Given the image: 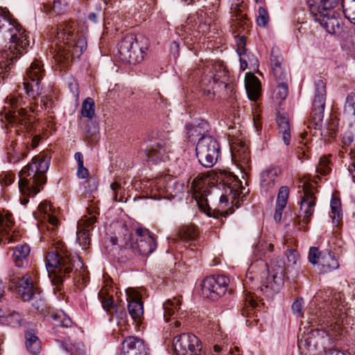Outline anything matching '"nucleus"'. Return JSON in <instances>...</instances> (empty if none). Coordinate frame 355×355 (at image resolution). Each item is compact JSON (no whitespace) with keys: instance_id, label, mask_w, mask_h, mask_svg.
<instances>
[{"instance_id":"f257e3e1","label":"nucleus","mask_w":355,"mask_h":355,"mask_svg":"<svg viewBox=\"0 0 355 355\" xmlns=\"http://www.w3.org/2000/svg\"><path fill=\"white\" fill-rule=\"evenodd\" d=\"M46 267L54 286L55 294L62 291L64 282L70 277L71 273L77 282L82 280L83 283H86L88 280L87 272L80 257L67 251L56 250L49 252L46 257Z\"/></svg>"},{"instance_id":"f03ea898","label":"nucleus","mask_w":355,"mask_h":355,"mask_svg":"<svg viewBox=\"0 0 355 355\" xmlns=\"http://www.w3.org/2000/svg\"><path fill=\"white\" fill-rule=\"evenodd\" d=\"M274 245L264 240L259 241L255 245L254 253L260 259L253 263L248 269V275L254 272L257 266H261L268 270V275L266 280L260 287L259 291L267 298H272L278 293L284 284L285 263L282 260L271 263L270 266L261 259L262 257H270V254L273 251Z\"/></svg>"},{"instance_id":"7ed1b4c3","label":"nucleus","mask_w":355,"mask_h":355,"mask_svg":"<svg viewBox=\"0 0 355 355\" xmlns=\"http://www.w3.org/2000/svg\"><path fill=\"white\" fill-rule=\"evenodd\" d=\"M28 38L26 31L12 18L9 10L0 8V46L8 41V46L4 50L6 58L13 62L26 52L30 44Z\"/></svg>"},{"instance_id":"20e7f679","label":"nucleus","mask_w":355,"mask_h":355,"mask_svg":"<svg viewBox=\"0 0 355 355\" xmlns=\"http://www.w3.org/2000/svg\"><path fill=\"white\" fill-rule=\"evenodd\" d=\"M50 162V157L45 153H40L21 169L19 173L18 187L23 195L33 197L43 189Z\"/></svg>"},{"instance_id":"39448f33","label":"nucleus","mask_w":355,"mask_h":355,"mask_svg":"<svg viewBox=\"0 0 355 355\" xmlns=\"http://www.w3.org/2000/svg\"><path fill=\"white\" fill-rule=\"evenodd\" d=\"M75 29L69 24H60L56 31V40L62 42L58 45V51L54 55L55 62L60 64V69H64L73 58H79L86 50L87 42L86 38L81 35L76 40Z\"/></svg>"},{"instance_id":"423d86ee","label":"nucleus","mask_w":355,"mask_h":355,"mask_svg":"<svg viewBox=\"0 0 355 355\" xmlns=\"http://www.w3.org/2000/svg\"><path fill=\"white\" fill-rule=\"evenodd\" d=\"M314 298L316 302L320 300L330 301V304L327 309L320 308L311 318V322H318L321 325L330 327L331 330L338 329L345 314L343 294L340 292H334L331 288H328L316 293Z\"/></svg>"},{"instance_id":"0eeeda50","label":"nucleus","mask_w":355,"mask_h":355,"mask_svg":"<svg viewBox=\"0 0 355 355\" xmlns=\"http://www.w3.org/2000/svg\"><path fill=\"white\" fill-rule=\"evenodd\" d=\"M110 241L113 246L130 250L133 254L148 255L157 248L155 238L148 230L137 228L135 234H125L123 238L112 236Z\"/></svg>"},{"instance_id":"6e6552de","label":"nucleus","mask_w":355,"mask_h":355,"mask_svg":"<svg viewBox=\"0 0 355 355\" xmlns=\"http://www.w3.org/2000/svg\"><path fill=\"white\" fill-rule=\"evenodd\" d=\"M7 105L3 107V113L6 120L12 126L19 128L21 131L28 130L32 128L33 116L28 114L26 108L22 106L25 101L19 94H12L6 98Z\"/></svg>"},{"instance_id":"1a4fd4ad","label":"nucleus","mask_w":355,"mask_h":355,"mask_svg":"<svg viewBox=\"0 0 355 355\" xmlns=\"http://www.w3.org/2000/svg\"><path fill=\"white\" fill-rule=\"evenodd\" d=\"M196 153L202 166L211 168L215 165L220 155V147L214 137L203 135L198 139Z\"/></svg>"},{"instance_id":"9d476101","label":"nucleus","mask_w":355,"mask_h":355,"mask_svg":"<svg viewBox=\"0 0 355 355\" xmlns=\"http://www.w3.org/2000/svg\"><path fill=\"white\" fill-rule=\"evenodd\" d=\"M26 76L23 83L24 89L30 98L35 99L41 94V82L45 76L42 62L35 59L26 69Z\"/></svg>"},{"instance_id":"9b49d317","label":"nucleus","mask_w":355,"mask_h":355,"mask_svg":"<svg viewBox=\"0 0 355 355\" xmlns=\"http://www.w3.org/2000/svg\"><path fill=\"white\" fill-rule=\"evenodd\" d=\"M118 53L124 63L136 64L143 60L145 52L136 37L126 35L118 44Z\"/></svg>"},{"instance_id":"f8f14e48","label":"nucleus","mask_w":355,"mask_h":355,"mask_svg":"<svg viewBox=\"0 0 355 355\" xmlns=\"http://www.w3.org/2000/svg\"><path fill=\"white\" fill-rule=\"evenodd\" d=\"M118 53L124 63L136 64L143 60L145 52L136 37L126 35L118 44Z\"/></svg>"},{"instance_id":"ddd939ff","label":"nucleus","mask_w":355,"mask_h":355,"mask_svg":"<svg viewBox=\"0 0 355 355\" xmlns=\"http://www.w3.org/2000/svg\"><path fill=\"white\" fill-rule=\"evenodd\" d=\"M229 283L230 279L225 275L207 277L200 284L202 295L214 301L217 300L226 293Z\"/></svg>"},{"instance_id":"4468645a","label":"nucleus","mask_w":355,"mask_h":355,"mask_svg":"<svg viewBox=\"0 0 355 355\" xmlns=\"http://www.w3.org/2000/svg\"><path fill=\"white\" fill-rule=\"evenodd\" d=\"M326 94L325 83L321 79L315 80L313 108L310 115L311 123L315 129L320 128L322 125Z\"/></svg>"},{"instance_id":"2eb2a0df","label":"nucleus","mask_w":355,"mask_h":355,"mask_svg":"<svg viewBox=\"0 0 355 355\" xmlns=\"http://www.w3.org/2000/svg\"><path fill=\"white\" fill-rule=\"evenodd\" d=\"M308 259L313 266H316L320 272L322 273L329 272L339 266L334 254L327 250L319 251L315 247L310 248Z\"/></svg>"},{"instance_id":"dca6fc26","label":"nucleus","mask_w":355,"mask_h":355,"mask_svg":"<svg viewBox=\"0 0 355 355\" xmlns=\"http://www.w3.org/2000/svg\"><path fill=\"white\" fill-rule=\"evenodd\" d=\"M175 355H200V340L192 334H181L173 341Z\"/></svg>"},{"instance_id":"f3484780","label":"nucleus","mask_w":355,"mask_h":355,"mask_svg":"<svg viewBox=\"0 0 355 355\" xmlns=\"http://www.w3.org/2000/svg\"><path fill=\"white\" fill-rule=\"evenodd\" d=\"M230 150L232 162L246 173L251 168V155L247 142L235 138L231 142Z\"/></svg>"},{"instance_id":"a211bd4d","label":"nucleus","mask_w":355,"mask_h":355,"mask_svg":"<svg viewBox=\"0 0 355 355\" xmlns=\"http://www.w3.org/2000/svg\"><path fill=\"white\" fill-rule=\"evenodd\" d=\"M304 195L300 202V215L298 217L299 229L307 231L304 224H308L311 221V217L313 214L315 206L316 198L313 188L309 184H304L303 187Z\"/></svg>"},{"instance_id":"6ab92c4d","label":"nucleus","mask_w":355,"mask_h":355,"mask_svg":"<svg viewBox=\"0 0 355 355\" xmlns=\"http://www.w3.org/2000/svg\"><path fill=\"white\" fill-rule=\"evenodd\" d=\"M18 294L24 301H29L40 291L38 285L33 281L31 275L27 273L18 278L16 283Z\"/></svg>"},{"instance_id":"aec40b11","label":"nucleus","mask_w":355,"mask_h":355,"mask_svg":"<svg viewBox=\"0 0 355 355\" xmlns=\"http://www.w3.org/2000/svg\"><path fill=\"white\" fill-rule=\"evenodd\" d=\"M280 174L281 169L278 166H269L264 169L259 175L261 192L266 195L272 194Z\"/></svg>"},{"instance_id":"412c9836","label":"nucleus","mask_w":355,"mask_h":355,"mask_svg":"<svg viewBox=\"0 0 355 355\" xmlns=\"http://www.w3.org/2000/svg\"><path fill=\"white\" fill-rule=\"evenodd\" d=\"M170 148L166 141L162 139H157L153 141L149 148L146 150V155L148 162L157 163L166 162L169 159L168 153Z\"/></svg>"},{"instance_id":"4be33fe9","label":"nucleus","mask_w":355,"mask_h":355,"mask_svg":"<svg viewBox=\"0 0 355 355\" xmlns=\"http://www.w3.org/2000/svg\"><path fill=\"white\" fill-rule=\"evenodd\" d=\"M223 174H220V177L218 178L223 182L227 187L225 188V194L221 195L220 197V202L221 204L226 203L230 200L232 202L242 194V191H239V189L241 185V182L234 175H230L229 177L223 178Z\"/></svg>"},{"instance_id":"5701e85b","label":"nucleus","mask_w":355,"mask_h":355,"mask_svg":"<svg viewBox=\"0 0 355 355\" xmlns=\"http://www.w3.org/2000/svg\"><path fill=\"white\" fill-rule=\"evenodd\" d=\"M35 218L40 220L42 223L47 222L52 225V230L58 227L59 224L58 219L55 216V209H53L51 205L47 202H41L37 211L33 212Z\"/></svg>"},{"instance_id":"b1692460","label":"nucleus","mask_w":355,"mask_h":355,"mask_svg":"<svg viewBox=\"0 0 355 355\" xmlns=\"http://www.w3.org/2000/svg\"><path fill=\"white\" fill-rule=\"evenodd\" d=\"M122 355H147L144 341L135 336L126 337L122 343Z\"/></svg>"},{"instance_id":"393cba45","label":"nucleus","mask_w":355,"mask_h":355,"mask_svg":"<svg viewBox=\"0 0 355 355\" xmlns=\"http://www.w3.org/2000/svg\"><path fill=\"white\" fill-rule=\"evenodd\" d=\"M128 295V312L137 322H140L144 314L143 302L141 295L135 290L130 288Z\"/></svg>"},{"instance_id":"a878e982","label":"nucleus","mask_w":355,"mask_h":355,"mask_svg":"<svg viewBox=\"0 0 355 355\" xmlns=\"http://www.w3.org/2000/svg\"><path fill=\"white\" fill-rule=\"evenodd\" d=\"M332 12H321L318 15H312L314 20L318 21L327 32L336 34L340 30V20L333 16Z\"/></svg>"},{"instance_id":"bb28decb","label":"nucleus","mask_w":355,"mask_h":355,"mask_svg":"<svg viewBox=\"0 0 355 355\" xmlns=\"http://www.w3.org/2000/svg\"><path fill=\"white\" fill-rule=\"evenodd\" d=\"M28 143L21 142L17 144L12 141L8 148L7 159L10 163H17L24 159L29 153Z\"/></svg>"},{"instance_id":"cd10ccee","label":"nucleus","mask_w":355,"mask_h":355,"mask_svg":"<svg viewBox=\"0 0 355 355\" xmlns=\"http://www.w3.org/2000/svg\"><path fill=\"white\" fill-rule=\"evenodd\" d=\"M258 306L257 302L250 295L245 298V307L242 311V315L247 318L246 325L253 327L257 325L259 319L258 318L256 308Z\"/></svg>"},{"instance_id":"c85d7f7f","label":"nucleus","mask_w":355,"mask_h":355,"mask_svg":"<svg viewBox=\"0 0 355 355\" xmlns=\"http://www.w3.org/2000/svg\"><path fill=\"white\" fill-rule=\"evenodd\" d=\"M338 1L339 0H308L307 6L312 15H318L321 12H332Z\"/></svg>"},{"instance_id":"c756f323","label":"nucleus","mask_w":355,"mask_h":355,"mask_svg":"<svg viewBox=\"0 0 355 355\" xmlns=\"http://www.w3.org/2000/svg\"><path fill=\"white\" fill-rule=\"evenodd\" d=\"M230 10L232 13V26H235L239 31L240 28H243L246 24V17L242 13L243 0H230Z\"/></svg>"},{"instance_id":"7c9ffc66","label":"nucleus","mask_w":355,"mask_h":355,"mask_svg":"<svg viewBox=\"0 0 355 355\" xmlns=\"http://www.w3.org/2000/svg\"><path fill=\"white\" fill-rule=\"evenodd\" d=\"M245 86L248 98L251 101H257L261 95V82L252 73H246Z\"/></svg>"},{"instance_id":"2f4dec72","label":"nucleus","mask_w":355,"mask_h":355,"mask_svg":"<svg viewBox=\"0 0 355 355\" xmlns=\"http://www.w3.org/2000/svg\"><path fill=\"white\" fill-rule=\"evenodd\" d=\"M95 223L94 217L89 218L84 224L78 222L77 241L83 250H86L90 244L89 227Z\"/></svg>"},{"instance_id":"473e14b6","label":"nucleus","mask_w":355,"mask_h":355,"mask_svg":"<svg viewBox=\"0 0 355 355\" xmlns=\"http://www.w3.org/2000/svg\"><path fill=\"white\" fill-rule=\"evenodd\" d=\"M278 132L282 137L285 145L288 146L291 142V127L288 117L279 114L277 116Z\"/></svg>"},{"instance_id":"72a5a7b5","label":"nucleus","mask_w":355,"mask_h":355,"mask_svg":"<svg viewBox=\"0 0 355 355\" xmlns=\"http://www.w3.org/2000/svg\"><path fill=\"white\" fill-rule=\"evenodd\" d=\"M209 128L208 123L205 120H200L195 123L187 124L186 125L187 134L189 138L202 137L205 131Z\"/></svg>"},{"instance_id":"f704fd0d","label":"nucleus","mask_w":355,"mask_h":355,"mask_svg":"<svg viewBox=\"0 0 355 355\" xmlns=\"http://www.w3.org/2000/svg\"><path fill=\"white\" fill-rule=\"evenodd\" d=\"M26 338V347L28 351L33 354L37 355L41 350V342L35 334L31 332H26L25 334Z\"/></svg>"},{"instance_id":"c9c22d12","label":"nucleus","mask_w":355,"mask_h":355,"mask_svg":"<svg viewBox=\"0 0 355 355\" xmlns=\"http://www.w3.org/2000/svg\"><path fill=\"white\" fill-rule=\"evenodd\" d=\"M198 236V232L193 225H184L180 227L177 232L178 239L183 241H190L194 240Z\"/></svg>"},{"instance_id":"e433bc0d","label":"nucleus","mask_w":355,"mask_h":355,"mask_svg":"<svg viewBox=\"0 0 355 355\" xmlns=\"http://www.w3.org/2000/svg\"><path fill=\"white\" fill-rule=\"evenodd\" d=\"M30 250V247L27 244H19L15 248L12 260L17 266H21L20 263L27 258Z\"/></svg>"},{"instance_id":"4c0bfd02","label":"nucleus","mask_w":355,"mask_h":355,"mask_svg":"<svg viewBox=\"0 0 355 355\" xmlns=\"http://www.w3.org/2000/svg\"><path fill=\"white\" fill-rule=\"evenodd\" d=\"M344 114L350 123H355V94L347 95L344 107Z\"/></svg>"},{"instance_id":"58836bf2","label":"nucleus","mask_w":355,"mask_h":355,"mask_svg":"<svg viewBox=\"0 0 355 355\" xmlns=\"http://www.w3.org/2000/svg\"><path fill=\"white\" fill-rule=\"evenodd\" d=\"M180 300L179 298L174 297L173 300H168L163 304L164 318L168 322L169 317L173 315L178 309H180Z\"/></svg>"},{"instance_id":"ea45409f","label":"nucleus","mask_w":355,"mask_h":355,"mask_svg":"<svg viewBox=\"0 0 355 355\" xmlns=\"http://www.w3.org/2000/svg\"><path fill=\"white\" fill-rule=\"evenodd\" d=\"M51 317L53 320V325L55 327L68 328L72 325L71 318L62 311L52 314Z\"/></svg>"},{"instance_id":"a19ab883","label":"nucleus","mask_w":355,"mask_h":355,"mask_svg":"<svg viewBox=\"0 0 355 355\" xmlns=\"http://www.w3.org/2000/svg\"><path fill=\"white\" fill-rule=\"evenodd\" d=\"M60 346L65 352H70L71 355H86L85 345L81 342L73 345H69L67 342H61Z\"/></svg>"},{"instance_id":"79ce46f5","label":"nucleus","mask_w":355,"mask_h":355,"mask_svg":"<svg viewBox=\"0 0 355 355\" xmlns=\"http://www.w3.org/2000/svg\"><path fill=\"white\" fill-rule=\"evenodd\" d=\"M277 85L273 91L272 98L275 101L281 102L284 101L288 93V82L277 83Z\"/></svg>"},{"instance_id":"37998d69","label":"nucleus","mask_w":355,"mask_h":355,"mask_svg":"<svg viewBox=\"0 0 355 355\" xmlns=\"http://www.w3.org/2000/svg\"><path fill=\"white\" fill-rule=\"evenodd\" d=\"M1 321L8 326L17 327L21 325L22 318L19 313L14 311L6 316H3Z\"/></svg>"},{"instance_id":"c03bdc74","label":"nucleus","mask_w":355,"mask_h":355,"mask_svg":"<svg viewBox=\"0 0 355 355\" xmlns=\"http://www.w3.org/2000/svg\"><path fill=\"white\" fill-rule=\"evenodd\" d=\"M94 101L92 98H87L83 103L81 114L84 117L92 119L94 115Z\"/></svg>"},{"instance_id":"a18cd8bd","label":"nucleus","mask_w":355,"mask_h":355,"mask_svg":"<svg viewBox=\"0 0 355 355\" xmlns=\"http://www.w3.org/2000/svg\"><path fill=\"white\" fill-rule=\"evenodd\" d=\"M14 224L11 214H2L0 212V231L5 233L8 232Z\"/></svg>"},{"instance_id":"49530a36","label":"nucleus","mask_w":355,"mask_h":355,"mask_svg":"<svg viewBox=\"0 0 355 355\" xmlns=\"http://www.w3.org/2000/svg\"><path fill=\"white\" fill-rule=\"evenodd\" d=\"M345 17L352 23L355 24V1L342 4Z\"/></svg>"},{"instance_id":"de8ad7c7","label":"nucleus","mask_w":355,"mask_h":355,"mask_svg":"<svg viewBox=\"0 0 355 355\" xmlns=\"http://www.w3.org/2000/svg\"><path fill=\"white\" fill-rule=\"evenodd\" d=\"M270 64L272 69L274 68L285 66L279 50L277 48H273L271 50Z\"/></svg>"},{"instance_id":"09e8293b","label":"nucleus","mask_w":355,"mask_h":355,"mask_svg":"<svg viewBox=\"0 0 355 355\" xmlns=\"http://www.w3.org/2000/svg\"><path fill=\"white\" fill-rule=\"evenodd\" d=\"M330 171L331 168L329 166V159L326 156L321 157L316 167V172L321 175H326Z\"/></svg>"},{"instance_id":"8fccbe9b","label":"nucleus","mask_w":355,"mask_h":355,"mask_svg":"<svg viewBox=\"0 0 355 355\" xmlns=\"http://www.w3.org/2000/svg\"><path fill=\"white\" fill-rule=\"evenodd\" d=\"M289 196V189L286 186L281 187L277 197L276 205L286 206Z\"/></svg>"},{"instance_id":"3c124183","label":"nucleus","mask_w":355,"mask_h":355,"mask_svg":"<svg viewBox=\"0 0 355 355\" xmlns=\"http://www.w3.org/2000/svg\"><path fill=\"white\" fill-rule=\"evenodd\" d=\"M272 71L277 83L288 82V75L285 66L274 68Z\"/></svg>"},{"instance_id":"603ef678","label":"nucleus","mask_w":355,"mask_h":355,"mask_svg":"<svg viewBox=\"0 0 355 355\" xmlns=\"http://www.w3.org/2000/svg\"><path fill=\"white\" fill-rule=\"evenodd\" d=\"M269 20V15L268 11L263 7H260L258 10V15L257 22L259 26H266Z\"/></svg>"},{"instance_id":"864d4df0","label":"nucleus","mask_w":355,"mask_h":355,"mask_svg":"<svg viewBox=\"0 0 355 355\" xmlns=\"http://www.w3.org/2000/svg\"><path fill=\"white\" fill-rule=\"evenodd\" d=\"M101 303L103 309L110 314L116 313V306L114 304L112 297L107 296L101 299Z\"/></svg>"},{"instance_id":"5fc2aeb1","label":"nucleus","mask_w":355,"mask_h":355,"mask_svg":"<svg viewBox=\"0 0 355 355\" xmlns=\"http://www.w3.org/2000/svg\"><path fill=\"white\" fill-rule=\"evenodd\" d=\"M303 308L304 302L302 298H297L292 305L293 314L297 317L302 318L304 316Z\"/></svg>"},{"instance_id":"6e6d98bb","label":"nucleus","mask_w":355,"mask_h":355,"mask_svg":"<svg viewBox=\"0 0 355 355\" xmlns=\"http://www.w3.org/2000/svg\"><path fill=\"white\" fill-rule=\"evenodd\" d=\"M15 180V176L13 174L8 172H3L0 176V183L2 186H9Z\"/></svg>"},{"instance_id":"4d7b16f0","label":"nucleus","mask_w":355,"mask_h":355,"mask_svg":"<svg viewBox=\"0 0 355 355\" xmlns=\"http://www.w3.org/2000/svg\"><path fill=\"white\" fill-rule=\"evenodd\" d=\"M343 214L340 208L331 207L330 217L333 223L338 225L342 219Z\"/></svg>"},{"instance_id":"13d9d810","label":"nucleus","mask_w":355,"mask_h":355,"mask_svg":"<svg viewBox=\"0 0 355 355\" xmlns=\"http://www.w3.org/2000/svg\"><path fill=\"white\" fill-rule=\"evenodd\" d=\"M236 46L237 49L236 51L239 56L245 55L246 54V49H245V40L243 37H240L236 40Z\"/></svg>"},{"instance_id":"bf43d9fd","label":"nucleus","mask_w":355,"mask_h":355,"mask_svg":"<svg viewBox=\"0 0 355 355\" xmlns=\"http://www.w3.org/2000/svg\"><path fill=\"white\" fill-rule=\"evenodd\" d=\"M40 293V291L36 293L35 295H34L35 296H33V298L31 300L35 301L32 304L37 310L42 309L44 306V301Z\"/></svg>"},{"instance_id":"052dcab7","label":"nucleus","mask_w":355,"mask_h":355,"mask_svg":"<svg viewBox=\"0 0 355 355\" xmlns=\"http://www.w3.org/2000/svg\"><path fill=\"white\" fill-rule=\"evenodd\" d=\"M286 256L288 262L292 264H296L300 258V255L297 251L293 249L287 250Z\"/></svg>"},{"instance_id":"680f3d73","label":"nucleus","mask_w":355,"mask_h":355,"mask_svg":"<svg viewBox=\"0 0 355 355\" xmlns=\"http://www.w3.org/2000/svg\"><path fill=\"white\" fill-rule=\"evenodd\" d=\"M285 207L286 206L284 205H276L274 219L277 223H279L281 221L282 213Z\"/></svg>"},{"instance_id":"e2e57ef3","label":"nucleus","mask_w":355,"mask_h":355,"mask_svg":"<svg viewBox=\"0 0 355 355\" xmlns=\"http://www.w3.org/2000/svg\"><path fill=\"white\" fill-rule=\"evenodd\" d=\"M343 144L345 146H349L354 141V135L351 131H347L343 136Z\"/></svg>"},{"instance_id":"0e129e2a","label":"nucleus","mask_w":355,"mask_h":355,"mask_svg":"<svg viewBox=\"0 0 355 355\" xmlns=\"http://www.w3.org/2000/svg\"><path fill=\"white\" fill-rule=\"evenodd\" d=\"M87 191L89 192H94L97 189L98 182L96 178H89L87 181Z\"/></svg>"},{"instance_id":"69168bd1","label":"nucleus","mask_w":355,"mask_h":355,"mask_svg":"<svg viewBox=\"0 0 355 355\" xmlns=\"http://www.w3.org/2000/svg\"><path fill=\"white\" fill-rule=\"evenodd\" d=\"M89 175V171L87 168H86L83 165H80L78 166L77 170V176L79 178L83 179L87 178Z\"/></svg>"},{"instance_id":"338daca9","label":"nucleus","mask_w":355,"mask_h":355,"mask_svg":"<svg viewBox=\"0 0 355 355\" xmlns=\"http://www.w3.org/2000/svg\"><path fill=\"white\" fill-rule=\"evenodd\" d=\"M69 87L71 92L75 97H78L79 95L78 85L76 82H71L69 83Z\"/></svg>"},{"instance_id":"774afa93","label":"nucleus","mask_w":355,"mask_h":355,"mask_svg":"<svg viewBox=\"0 0 355 355\" xmlns=\"http://www.w3.org/2000/svg\"><path fill=\"white\" fill-rule=\"evenodd\" d=\"M248 58H247V55H242L240 57V62H241V69L244 71L248 65Z\"/></svg>"}]
</instances>
